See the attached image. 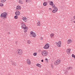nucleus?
Segmentation results:
<instances>
[{
  "instance_id": "nucleus-1",
  "label": "nucleus",
  "mask_w": 75,
  "mask_h": 75,
  "mask_svg": "<svg viewBox=\"0 0 75 75\" xmlns=\"http://www.w3.org/2000/svg\"><path fill=\"white\" fill-rule=\"evenodd\" d=\"M1 18H3L4 20L5 18H7V13L6 12H4L1 14Z\"/></svg>"
},
{
  "instance_id": "nucleus-2",
  "label": "nucleus",
  "mask_w": 75,
  "mask_h": 75,
  "mask_svg": "<svg viewBox=\"0 0 75 75\" xmlns=\"http://www.w3.org/2000/svg\"><path fill=\"white\" fill-rule=\"evenodd\" d=\"M30 37H33V38H35L37 36L35 33L32 31H31L30 32Z\"/></svg>"
},
{
  "instance_id": "nucleus-3",
  "label": "nucleus",
  "mask_w": 75,
  "mask_h": 75,
  "mask_svg": "<svg viewBox=\"0 0 75 75\" xmlns=\"http://www.w3.org/2000/svg\"><path fill=\"white\" fill-rule=\"evenodd\" d=\"M50 6H52L53 8H54V10H55L56 11H58V8H57V7H55V5L54 4L52 1H51V2L50 3Z\"/></svg>"
},
{
  "instance_id": "nucleus-4",
  "label": "nucleus",
  "mask_w": 75,
  "mask_h": 75,
  "mask_svg": "<svg viewBox=\"0 0 75 75\" xmlns=\"http://www.w3.org/2000/svg\"><path fill=\"white\" fill-rule=\"evenodd\" d=\"M42 55L44 56V57H46V56H47V55H48V53L47 51L45 50H43L42 51Z\"/></svg>"
},
{
  "instance_id": "nucleus-5",
  "label": "nucleus",
  "mask_w": 75,
  "mask_h": 75,
  "mask_svg": "<svg viewBox=\"0 0 75 75\" xmlns=\"http://www.w3.org/2000/svg\"><path fill=\"white\" fill-rule=\"evenodd\" d=\"M17 53L18 55H22L23 54V51L21 49H18L17 51Z\"/></svg>"
},
{
  "instance_id": "nucleus-6",
  "label": "nucleus",
  "mask_w": 75,
  "mask_h": 75,
  "mask_svg": "<svg viewBox=\"0 0 75 75\" xmlns=\"http://www.w3.org/2000/svg\"><path fill=\"white\" fill-rule=\"evenodd\" d=\"M61 62V60H58L56 61L54 63V65H58Z\"/></svg>"
},
{
  "instance_id": "nucleus-7",
  "label": "nucleus",
  "mask_w": 75,
  "mask_h": 75,
  "mask_svg": "<svg viewBox=\"0 0 75 75\" xmlns=\"http://www.w3.org/2000/svg\"><path fill=\"white\" fill-rule=\"evenodd\" d=\"M50 47V44L48 43H47L44 47L43 48L44 49H48Z\"/></svg>"
},
{
  "instance_id": "nucleus-8",
  "label": "nucleus",
  "mask_w": 75,
  "mask_h": 75,
  "mask_svg": "<svg viewBox=\"0 0 75 75\" xmlns=\"http://www.w3.org/2000/svg\"><path fill=\"white\" fill-rule=\"evenodd\" d=\"M56 44L58 47H61V41H59L58 42H56Z\"/></svg>"
},
{
  "instance_id": "nucleus-9",
  "label": "nucleus",
  "mask_w": 75,
  "mask_h": 75,
  "mask_svg": "<svg viewBox=\"0 0 75 75\" xmlns=\"http://www.w3.org/2000/svg\"><path fill=\"white\" fill-rule=\"evenodd\" d=\"M21 28L23 29H24L25 28L27 27H26V26H25V24L24 23V22L22 23H21Z\"/></svg>"
},
{
  "instance_id": "nucleus-10",
  "label": "nucleus",
  "mask_w": 75,
  "mask_h": 75,
  "mask_svg": "<svg viewBox=\"0 0 75 75\" xmlns=\"http://www.w3.org/2000/svg\"><path fill=\"white\" fill-rule=\"evenodd\" d=\"M71 51V49H67L66 50V52L67 54H70V51Z\"/></svg>"
},
{
  "instance_id": "nucleus-11",
  "label": "nucleus",
  "mask_w": 75,
  "mask_h": 75,
  "mask_svg": "<svg viewBox=\"0 0 75 75\" xmlns=\"http://www.w3.org/2000/svg\"><path fill=\"white\" fill-rule=\"evenodd\" d=\"M26 63L28 65H30L31 64V61L30 60V59H27L26 60Z\"/></svg>"
},
{
  "instance_id": "nucleus-12",
  "label": "nucleus",
  "mask_w": 75,
  "mask_h": 75,
  "mask_svg": "<svg viewBox=\"0 0 75 75\" xmlns=\"http://www.w3.org/2000/svg\"><path fill=\"white\" fill-rule=\"evenodd\" d=\"M67 44H69L70 43H71V42H72V40H71L70 39H69L67 41Z\"/></svg>"
},
{
  "instance_id": "nucleus-13",
  "label": "nucleus",
  "mask_w": 75,
  "mask_h": 75,
  "mask_svg": "<svg viewBox=\"0 0 75 75\" xmlns=\"http://www.w3.org/2000/svg\"><path fill=\"white\" fill-rule=\"evenodd\" d=\"M15 14L16 16H19V15H20V12L19 11H16Z\"/></svg>"
},
{
  "instance_id": "nucleus-14",
  "label": "nucleus",
  "mask_w": 75,
  "mask_h": 75,
  "mask_svg": "<svg viewBox=\"0 0 75 75\" xmlns=\"http://www.w3.org/2000/svg\"><path fill=\"white\" fill-rule=\"evenodd\" d=\"M23 20L24 21V22H27L28 20L27 18L25 17H23L22 18Z\"/></svg>"
},
{
  "instance_id": "nucleus-15",
  "label": "nucleus",
  "mask_w": 75,
  "mask_h": 75,
  "mask_svg": "<svg viewBox=\"0 0 75 75\" xmlns=\"http://www.w3.org/2000/svg\"><path fill=\"white\" fill-rule=\"evenodd\" d=\"M16 9L18 10H21V6H20V5L17 6L16 7Z\"/></svg>"
},
{
  "instance_id": "nucleus-16",
  "label": "nucleus",
  "mask_w": 75,
  "mask_h": 75,
  "mask_svg": "<svg viewBox=\"0 0 75 75\" xmlns=\"http://www.w3.org/2000/svg\"><path fill=\"white\" fill-rule=\"evenodd\" d=\"M40 21H38L37 23V26H40Z\"/></svg>"
},
{
  "instance_id": "nucleus-17",
  "label": "nucleus",
  "mask_w": 75,
  "mask_h": 75,
  "mask_svg": "<svg viewBox=\"0 0 75 75\" xmlns=\"http://www.w3.org/2000/svg\"><path fill=\"white\" fill-rule=\"evenodd\" d=\"M23 29H24V31L25 33H26L27 31V30H28V27H26V28H23Z\"/></svg>"
},
{
  "instance_id": "nucleus-18",
  "label": "nucleus",
  "mask_w": 75,
  "mask_h": 75,
  "mask_svg": "<svg viewBox=\"0 0 75 75\" xmlns=\"http://www.w3.org/2000/svg\"><path fill=\"white\" fill-rule=\"evenodd\" d=\"M36 65L37 67H39L40 68H41V65L39 64H36Z\"/></svg>"
},
{
  "instance_id": "nucleus-19",
  "label": "nucleus",
  "mask_w": 75,
  "mask_h": 75,
  "mask_svg": "<svg viewBox=\"0 0 75 75\" xmlns=\"http://www.w3.org/2000/svg\"><path fill=\"white\" fill-rule=\"evenodd\" d=\"M47 4H48V2H45L43 3V6H46L47 5Z\"/></svg>"
},
{
  "instance_id": "nucleus-20",
  "label": "nucleus",
  "mask_w": 75,
  "mask_h": 75,
  "mask_svg": "<svg viewBox=\"0 0 75 75\" xmlns=\"http://www.w3.org/2000/svg\"><path fill=\"white\" fill-rule=\"evenodd\" d=\"M50 36L51 38H52L54 36V33H52L50 35Z\"/></svg>"
},
{
  "instance_id": "nucleus-21",
  "label": "nucleus",
  "mask_w": 75,
  "mask_h": 75,
  "mask_svg": "<svg viewBox=\"0 0 75 75\" xmlns=\"http://www.w3.org/2000/svg\"><path fill=\"white\" fill-rule=\"evenodd\" d=\"M19 3H20L21 4H23V1L21 0H19Z\"/></svg>"
},
{
  "instance_id": "nucleus-22",
  "label": "nucleus",
  "mask_w": 75,
  "mask_h": 75,
  "mask_svg": "<svg viewBox=\"0 0 75 75\" xmlns=\"http://www.w3.org/2000/svg\"><path fill=\"white\" fill-rule=\"evenodd\" d=\"M57 11H56L54 9L53 11H52V12H53V13H56Z\"/></svg>"
},
{
  "instance_id": "nucleus-23",
  "label": "nucleus",
  "mask_w": 75,
  "mask_h": 75,
  "mask_svg": "<svg viewBox=\"0 0 75 75\" xmlns=\"http://www.w3.org/2000/svg\"><path fill=\"white\" fill-rule=\"evenodd\" d=\"M16 63L14 62L12 64V65H13V66H16Z\"/></svg>"
},
{
  "instance_id": "nucleus-24",
  "label": "nucleus",
  "mask_w": 75,
  "mask_h": 75,
  "mask_svg": "<svg viewBox=\"0 0 75 75\" xmlns=\"http://www.w3.org/2000/svg\"><path fill=\"white\" fill-rule=\"evenodd\" d=\"M6 0H1V2H2V3H4V2H6Z\"/></svg>"
},
{
  "instance_id": "nucleus-25",
  "label": "nucleus",
  "mask_w": 75,
  "mask_h": 75,
  "mask_svg": "<svg viewBox=\"0 0 75 75\" xmlns=\"http://www.w3.org/2000/svg\"><path fill=\"white\" fill-rule=\"evenodd\" d=\"M30 43H31V41L30 40H28L27 42V44H30Z\"/></svg>"
},
{
  "instance_id": "nucleus-26",
  "label": "nucleus",
  "mask_w": 75,
  "mask_h": 75,
  "mask_svg": "<svg viewBox=\"0 0 75 75\" xmlns=\"http://www.w3.org/2000/svg\"><path fill=\"white\" fill-rule=\"evenodd\" d=\"M25 1L27 3H28V2H30V1H31V0H25Z\"/></svg>"
},
{
  "instance_id": "nucleus-27",
  "label": "nucleus",
  "mask_w": 75,
  "mask_h": 75,
  "mask_svg": "<svg viewBox=\"0 0 75 75\" xmlns=\"http://www.w3.org/2000/svg\"><path fill=\"white\" fill-rule=\"evenodd\" d=\"M0 6L1 7H3V4L1 3H0Z\"/></svg>"
},
{
  "instance_id": "nucleus-28",
  "label": "nucleus",
  "mask_w": 75,
  "mask_h": 75,
  "mask_svg": "<svg viewBox=\"0 0 75 75\" xmlns=\"http://www.w3.org/2000/svg\"><path fill=\"white\" fill-rule=\"evenodd\" d=\"M18 18V16H14V18H15V19H17Z\"/></svg>"
},
{
  "instance_id": "nucleus-29",
  "label": "nucleus",
  "mask_w": 75,
  "mask_h": 75,
  "mask_svg": "<svg viewBox=\"0 0 75 75\" xmlns=\"http://www.w3.org/2000/svg\"><path fill=\"white\" fill-rule=\"evenodd\" d=\"M37 55V53L36 52L34 53H33V55H34V56H36Z\"/></svg>"
},
{
  "instance_id": "nucleus-30",
  "label": "nucleus",
  "mask_w": 75,
  "mask_h": 75,
  "mask_svg": "<svg viewBox=\"0 0 75 75\" xmlns=\"http://www.w3.org/2000/svg\"><path fill=\"white\" fill-rule=\"evenodd\" d=\"M72 57H73V58H74V59H75V55H74V54H72Z\"/></svg>"
},
{
  "instance_id": "nucleus-31",
  "label": "nucleus",
  "mask_w": 75,
  "mask_h": 75,
  "mask_svg": "<svg viewBox=\"0 0 75 75\" xmlns=\"http://www.w3.org/2000/svg\"><path fill=\"white\" fill-rule=\"evenodd\" d=\"M40 40H43V38H40Z\"/></svg>"
},
{
  "instance_id": "nucleus-32",
  "label": "nucleus",
  "mask_w": 75,
  "mask_h": 75,
  "mask_svg": "<svg viewBox=\"0 0 75 75\" xmlns=\"http://www.w3.org/2000/svg\"><path fill=\"white\" fill-rule=\"evenodd\" d=\"M69 69H70V70H71V69H72V67H69Z\"/></svg>"
},
{
  "instance_id": "nucleus-33",
  "label": "nucleus",
  "mask_w": 75,
  "mask_h": 75,
  "mask_svg": "<svg viewBox=\"0 0 75 75\" xmlns=\"http://www.w3.org/2000/svg\"><path fill=\"white\" fill-rule=\"evenodd\" d=\"M45 60L46 61H47V62H48V59H45Z\"/></svg>"
},
{
  "instance_id": "nucleus-34",
  "label": "nucleus",
  "mask_w": 75,
  "mask_h": 75,
  "mask_svg": "<svg viewBox=\"0 0 75 75\" xmlns=\"http://www.w3.org/2000/svg\"><path fill=\"white\" fill-rule=\"evenodd\" d=\"M51 67H52V68H53V64H51Z\"/></svg>"
},
{
  "instance_id": "nucleus-35",
  "label": "nucleus",
  "mask_w": 75,
  "mask_h": 75,
  "mask_svg": "<svg viewBox=\"0 0 75 75\" xmlns=\"http://www.w3.org/2000/svg\"><path fill=\"white\" fill-rule=\"evenodd\" d=\"M67 69L68 70H69V69H69V67H67Z\"/></svg>"
},
{
  "instance_id": "nucleus-36",
  "label": "nucleus",
  "mask_w": 75,
  "mask_h": 75,
  "mask_svg": "<svg viewBox=\"0 0 75 75\" xmlns=\"http://www.w3.org/2000/svg\"><path fill=\"white\" fill-rule=\"evenodd\" d=\"M17 42H18V41H16L15 42V43H16V44H17Z\"/></svg>"
},
{
  "instance_id": "nucleus-37",
  "label": "nucleus",
  "mask_w": 75,
  "mask_h": 75,
  "mask_svg": "<svg viewBox=\"0 0 75 75\" xmlns=\"http://www.w3.org/2000/svg\"><path fill=\"white\" fill-rule=\"evenodd\" d=\"M49 10H51V8H49Z\"/></svg>"
},
{
  "instance_id": "nucleus-38",
  "label": "nucleus",
  "mask_w": 75,
  "mask_h": 75,
  "mask_svg": "<svg viewBox=\"0 0 75 75\" xmlns=\"http://www.w3.org/2000/svg\"><path fill=\"white\" fill-rule=\"evenodd\" d=\"M43 59H42V60H41V62H43Z\"/></svg>"
},
{
  "instance_id": "nucleus-39",
  "label": "nucleus",
  "mask_w": 75,
  "mask_h": 75,
  "mask_svg": "<svg viewBox=\"0 0 75 75\" xmlns=\"http://www.w3.org/2000/svg\"><path fill=\"white\" fill-rule=\"evenodd\" d=\"M10 62H13V61L11 60V61H10Z\"/></svg>"
},
{
  "instance_id": "nucleus-40",
  "label": "nucleus",
  "mask_w": 75,
  "mask_h": 75,
  "mask_svg": "<svg viewBox=\"0 0 75 75\" xmlns=\"http://www.w3.org/2000/svg\"><path fill=\"white\" fill-rule=\"evenodd\" d=\"M8 75H11V74H8Z\"/></svg>"
},
{
  "instance_id": "nucleus-41",
  "label": "nucleus",
  "mask_w": 75,
  "mask_h": 75,
  "mask_svg": "<svg viewBox=\"0 0 75 75\" xmlns=\"http://www.w3.org/2000/svg\"><path fill=\"white\" fill-rule=\"evenodd\" d=\"M46 62H47V60H46Z\"/></svg>"
},
{
  "instance_id": "nucleus-42",
  "label": "nucleus",
  "mask_w": 75,
  "mask_h": 75,
  "mask_svg": "<svg viewBox=\"0 0 75 75\" xmlns=\"http://www.w3.org/2000/svg\"><path fill=\"white\" fill-rule=\"evenodd\" d=\"M74 23H75V21H74Z\"/></svg>"
},
{
  "instance_id": "nucleus-43",
  "label": "nucleus",
  "mask_w": 75,
  "mask_h": 75,
  "mask_svg": "<svg viewBox=\"0 0 75 75\" xmlns=\"http://www.w3.org/2000/svg\"><path fill=\"white\" fill-rule=\"evenodd\" d=\"M71 21H72L71 20Z\"/></svg>"
}]
</instances>
